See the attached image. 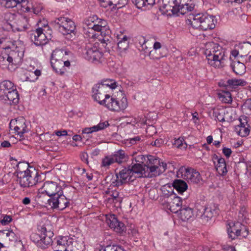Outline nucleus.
<instances>
[{
	"mask_svg": "<svg viewBox=\"0 0 251 251\" xmlns=\"http://www.w3.org/2000/svg\"><path fill=\"white\" fill-rule=\"evenodd\" d=\"M85 25L88 29L87 32L88 36L93 39L97 38L99 36L94 32H101L102 34L103 33L102 30H106V27L104 25H100L99 24H95L92 18L87 19L85 22Z\"/></svg>",
	"mask_w": 251,
	"mask_h": 251,
	"instance_id": "obj_12",
	"label": "nucleus"
},
{
	"mask_svg": "<svg viewBox=\"0 0 251 251\" xmlns=\"http://www.w3.org/2000/svg\"><path fill=\"white\" fill-rule=\"evenodd\" d=\"M110 37L108 35H107V36H105L103 38L100 37L99 38V40L100 41L101 43L102 44H106L105 46H104V47L106 48V46L108 45V44H110L111 43L110 41Z\"/></svg>",
	"mask_w": 251,
	"mask_h": 251,
	"instance_id": "obj_59",
	"label": "nucleus"
},
{
	"mask_svg": "<svg viewBox=\"0 0 251 251\" xmlns=\"http://www.w3.org/2000/svg\"><path fill=\"white\" fill-rule=\"evenodd\" d=\"M1 3L6 8H11L17 6L18 4H21L23 11L29 12L30 8L29 6H26V0H1Z\"/></svg>",
	"mask_w": 251,
	"mask_h": 251,
	"instance_id": "obj_22",
	"label": "nucleus"
},
{
	"mask_svg": "<svg viewBox=\"0 0 251 251\" xmlns=\"http://www.w3.org/2000/svg\"><path fill=\"white\" fill-rule=\"evenodd\" d=\"M75 23L71 20L69 19L67 22H65L60 27L59 31L63 35H69L70 37H68V39H71L73 37L72 34H75Z\"/></svg>",
	"mask_w": 251,
	"mask_h": 251,
	"instance_id": "obj_19",
	"label": "nucleus"
},
{
	"mask_svg": "<svg viewBox=\"0 0 251 251\" xmlns=\"http://www.w3.org/2000/svg\"><path fill=\"white\" fill-rule=\"evenodd\" d=\"M7 51L12 62V64H16L19 60L22 59L23 56V53L22 52H20L18 50H12L9 46L8 51Z\"/></svg>",
	"mask_w": 251,
	"mask_h": 251,
	"instance_id": "obj_33",
	"label": "nucleus"
},
{
	"mask_svg": "<svg viewBox=\"0 0 251 251\" xmlns=\"http://www.w3.org/2000/svg\"><path fill=\"white\" fill-rule=\"evenodd\" d=\"M32 167L29 165V164L25 162H19L17 165V175L20 174L22 173L24 174L25 172H26L29 169H30Z\"/></svg>",
	"mask_w": 251,
	"mask_h": 251,
	"instance_id": "obj_43",
	"label": "nucleus"
},
{
	"mask_svg": "<svg viewBox=\"0 0 251 251\" xmlns=\"http://www.w3.org/2000/svg\"><path fill=\"white\" fill-rule=\"evenodd\" d=\"M137 152H135L132 154V160H135L136 162V163L133 165H139L140 166H145L147 156H145L141 154L137 155Z\"/></svg>",
	"mask_w": 251,
	"mask_h": 251,
	"instance_id": "obj_38",
	"label": "nucleus"
},
{
	"mask_svg": "<svg viewBox=\"0 0 251 251\" xmlns=\"http://www.w3.org/2000/svg\"><path fill=\"white\" fill-rule=\"evenodd\" d=\"M229 237L231 239H234L236 237L239 236L246 237L248 235V230L246 227L240 222L233 224L230 226L227 229Z\"/></svg>",
	"mask_w": 251,
	"mask_h": 251,
	"instance_id": "obj_10",
	"label": "nucleus"
},
{
	"mask_svg": "<svg viewBox=\"0 0 251 251\" xmlns=\"http://www.w3.org/2000/svg\"><path fill=\"white\" fill-rule=\"evenodd\" d=\"M182 176L185 179L194 183H199L201 180L200 174L192 168L181 167L180 169Z\"/></svg>",
	"mask_w": 251,
	"mask_h": 251,
	"instance_id": "obj_13",
	"label": "nucleus"
},
{
	"mask_svg": "<svg viewBox=\"0 0 251 251\" xmlns=\"http://www.w3.org/2000/svg\"><path fill=\"white\" fill-rule=\"evenodd\" d=\"M17 181L19 182L21 187L23 188L29 187V180L26 172H25L24 174L22 173L17 175Z\"/></svg>",
	"mask_w": 251,
	"mask_h": 251,
	"instance_id": "obj_37",
	"label": "nucleus"
},
{
	"mask_svg": "<svg viewBox=\"0 0 251 251\" xmlns=\"http://www.w3.org/2000/svg\"><path fill=\"white\" fill-rule=\"evenodd\" d=\"M213 159L217 160V164L215 165L217 172L220 175H225L227 171L225 159L222 157L219 158L216 155L214 156Z\"/></svg>",
	"mask_w": 251,
	"mask_h": 251,
	"instance_id": "obj_26",
	"label": "nucleus"
},
{
	"mask_svg": "<svg viewBox=\"0 0 251 251\" xmlns=\"http://www.w3.org/2000/svg\"><path fill=\"white\" fill-rule=\"evenodd\" d=\"M41 189L43 190L42 193H45L50 198L56 196L62 191L61 187L53 181L45 182Z\"/></svg>",
	"mask_w": 251,
	"mask_h": 251,
	"instance_id": "obj_14",
	"label": "nucleus"
},
{
	"mask_svg": "<svg viewBox=\"0 0 251 251\" xmlns=\"http://www.w3.org/2000/svg\"><path fill=\"white\" fill-rule=\"evenodd\" d=\"M182 198L176 196V195H172L171 197L167 199H163L161 204L164 208L170 210L172 212L176 213L181 209L182 204Z\"/></svg>",
	"mask_w": 251,
	"mask_h": 251,
	"instance_id": "obj_9",
	"label": "nucleus"
},
{
	"mask_svg": "<svg viewBox=\"0 0 251 251\" xmlns=\"http://www.w3.org/2000/svg\"><path fill=\"white\" fill-rule=\"evenodd\" d=\"M172 185L174 189H175L179 194H182L188 188L187 183L181 179H175Z\"/></svg>",
	"mask_w": 251,
	"mask_h": 251,
	"instance_id": "obj_32",
	"label": "nucleus"
},
{
	"mask_svg": "<svg viewBox=\"0 0 251 251\" xmlns=\"http://www.w3.org/2000/svg\"><path fill=\"white\" fill-rule=\"evenodd\" d=\"M146 5L152 6L155 3L160 4V10L167 15L177 14L184 15L194 9L193 0H145Z\"/></svg>",
	"mask_w": 251,
	"mask_h": 251,
	"instance_id": "obj_1",
	"label": "nucleus"
},
{
	"mask_svg": "<svg viewBox=\"0 0 251 251\" xmlns=\"http://www.w3.org/2000/svg\"><path fill=\"white\" fill-rule=\"evenodd\" d=\"M50 63L53 69L56 73L63 75L66 71L63 66V61L50 60Z\"/></svg>",
	"mask_w": 251,
	"mask_h": 251,
	"instance_id": "obj_34",
	"label": "nucleus"
},
{
	"mask_svg": "<svg viewBox=\"0 0 251 251\" xmlns=\"http://www.w3.org/2000/svg\"><path fill=\"white\" fill-rule=\"evenodd\" d=\"M247 84L246 81L241 79H230L227 80L228 88H236L238 86H245Z\"/></svg>",
	"mask_w": 251,
	"mask_h": 251,
	"instance_id": "obj_39",
	"label": "nucleus"
},
{
	"mask_svg": "<svg viewBox=\"0 0 251 251\" xmlns=\"http://www.w3.org/2000/svg\"><path fill=\"white\" fill-rule=\"evenodd\" d=\"M26 173L28 175L29 187H32L36 185L39 181H41L39 179L41 176L38 171L34 167H31L30 169H29V170L26 171Z\"/></svg>",
	"mask_w": 251,
	"mask_h": 251,
	"instance_id": "obj_24",
	"label": "nucleus"
},
{
	"mask_svg": "<svg viewBox=\"0 0 251 251\" xmlns=\"http://www.w3.org/2000/svg\"><path fill=\"white\" fill-rule=\"evenodd\" d=\"M102 55V53L99 50L95 44L93 45L89 43L86 45L84 52V56L86 59L92 61H98Z\"/></svg>",
	"mask_w": 251,
	"mask_h": 251,
	"instance_id": "obj_11",
	"label": "nucleus"
},
{
	"mask_svg": "<svg viewBox=\"0 0 251 251\" xmlns=\"http://www.w3.org/2000/svg\"><path fill=\"white\" fill-rule=\"evenodd\" d=\"M114 230L117 232L122 233L126 230V226L124 223L119 221L117 224H116Z\"/></svg>",
	"mask_w": 251,
	"mask_h": 251,
	"instance_id": "obj_53",
	"label": "nucleus"
},
{
	"mask_svg": "<svg viewBox=\"0 0 251 251\" xmlns=\"http://www.w3.org/2000/svg\"><path fill=\"white\" fill-rule=\"evenodd\" d=\"M118 48L120 51L126 50L128 47V42L119 41L117 44Z\"/></svg>",
	"mask_w": 251,
	"mask_h": 251,
	"instance_id": "obj_55",
	"label": "nucleus"
},
{
	"mask_svg": "<svg viewBox=\"0 0 251 251\" xmlns=\"http://www.w3.org/2000/svg\"><path fill=\"white\" fill-rule=\"evenodd\" d=\"M215 22L216 20L214 16L199 13L195 15H190L187 23L194 28L207 30L215 28Z\"/></svg>",
	"mask_w": 251,
	"mask_h": 251,
	"instance_id": "obj_4",
	"label": "nucleus"
},
{
	"mask_svg": "<svg viewBox=\"0 0 251 251\" xmlns=\"http://www.w3.org/2000/svg\"><path fill=\"white\" fill-rule=\"evenodd\" d=\"M183 141L184 140L182 138H175L174 139V142H173L172 143L173 145L175 146L176 147L179 148L182 145Z\"/></svg>",
	"mask_w": 251,
	"mask_h": 251,
	"instance_id": "obj_61",
	"label": "nucleus"
},
{
	"mask_svg": "<svg viewBox=\"0 0 251 251\" xmlns=\"http://www.w3.org/2000/svg\"><path fill=\"white\" fill-rule=\"evenodd\" d=\"M159 160L151 155L147 156L145 166H140V170L144 174L143 177H152L155 175Z\"/></svg>",
	"mask_w": 251,
	"mask_h": 251,
	"instance_id": "obj_8",
	"label": "nucleus"
},
{
	"mask_svg": "<svg viewBox=\"0 0 251 251\" xmlns=\"http://www.w3.org/2000/svg\"><path fill=\"white\" fill-rule=\"evenodd\" d=\"M103 251H126L120 246L116 245L107 246Z\"/></svg>",
	"mask_w": 251,
	"mask_h": 251,
	"instance_id": "obj_49",
	"label": "nucleus"
},
{
	"mask_svg": "<svg viewBox=\"0 0 251 251\" xmlns=\"http://www.w3.org/2000/svg\"><path fill=\"white\" fill-rule=\"evenodd\" d=\"M225 51L222 47L214 42H208L205 45L204 54L208 63L215 68L222 66L224 59Z\"/></svg>",
	"mask_w": 251,
	"mask_h": 251,
	"instance_id": "obj_3",
	"label": "nucleus"
},
{
	"mask_svg": "<svg viewBox=\"0 0 251 251\" xmlns=\"http://www.w3.org/2000/svg\"><path fill=\"white\" fill-rule=\"evenodd\" d=\"M146 132L148 136H151L156 132V128L154 126H149L146 129Z\"/></svg>",
	"mask_w": 251,
	"mask_h": 251,
	"instance_id": "obj_60",
	"label": "nucleus"
},
{
	"mask_svg": "<svg viewBox=\"0 0 251 251\" xmlns=\"http://www.w3.org/2000/svg\"><path fill=\"white\" fill-rule=\"evenodd\" d=\"M115 162L118 164H121L128 159V155L123 150H120L112 154Z\"/></svg>",
	"mask_w": 251,
	"mask_h": 251,
	"instance_id": "obj_31",
	"label": "nucleus"
},
{
	"mask_svg": "<svg viewBox=\"0 0 251 251\" xmlns=\"http://www.w3.org/2000/svg\"><path fill=\"white\" fill-rule=\"evenodd\" d=\"M213 116L219 122H223L225 121L224 115L219 110L214 111Z\"/></svg>",
	"mask_w": 251,
	"mask_h": 251,
	"instance_id": "obj_57",
	"label": "nucleus"
},
{
	"mask_svg": "<svg viewBox=\"0 0 251 251\" xmlns=\"http://www.w3.org/2000/svg\"><path fill=\"white\" fill-rule=\"evenodd\" d=\"M16 24L18 31H24L29 28L30 26L29 20L27 16L19 14L16 17Z\"/></svg>",
	"mask_w": 251,
	"mask_h": 251,
	"instance_id": "obj_23",
	"label": "nucleus"
},
{
	"mask_svg": "<svg viewBox=\"0 0 251 251\" xmlns=\"http://www.w3.org/2000/svg\"><path fill=\"white\" fill-rule=\"evenodd\" d=\"M118 222L119 221L117 220L115 215L111 214L106 216V223L111 228L114 229V228H115L116 224H117Z\"/></svg>",
	"mask_w": 251,
	"mask_h": 251,
	"instance_id": "obj_42",
	"label": "nucleus"
},
{
	"mask_svg": "<svg viewBox=\"0 0 251 251\" xmlns=\"http://www.w3.org/2000/svg\"><path fill=\"white\" fill-rule=\"evenodd\" d=\"M12 221V218L10 216L5 215L3 219L0 221V223L2 225H7Z\"/></svg>",
	"mask_w": 251,
	"mask_h": 251,
	"instance_id": "obj_62",
	"label": "nucleus"
},
{
	"mask_svg": "<svg viewBox=\"0 0 251 251\" xmlns=\"http://www.w3.org/2000/svg\"><path fill=\"white\" fill-rule=\"evenodd\" d=\"M44 29L42 27H39L30 35V38L34 44L37 46L45 45L47 43V37L43 32Z\"/></svg>",
	"mask_w": 251,
	"mask_h": 251,
	"instance_id": "obj_16",
	"label": "nucleus"
},
{
	"mask_svg": "<svg viewBox=\"0 0 251 251\" xmlns=\"http://www.w3.org/2000/svg\"><path fill=\"white\" fill-rule=\"evenodd\" d=\"M169 184L163 185L161 188V190L165 199L171 197L172 195H175L174 193V188Z\"/></svg>",
	"mask_w": 251,
	"mask_h": 251,
	"instance_id": "obj_41",
	"label": "nucleus"
},
{
	"mask_svg": "<svg viewBox=\"0 0 251 251\" xmlns=\"http://www.w3.org/2000/svg\"><path fill=\"white\" fill-rule=\"evenodd\" d=\"M96 85L102 86L103 90L104 89L105 87H108L112 89H114L116 86V83L115 82H113V80L110 79L102 80L100 83L97 84Z\"/></svg>",
	"mask_w": 251,
	"mask_h": 251,
	"instance_id": "obj_46",
	"label": "nucleus"
},
{
	"mask_svg": "<svg viewBox=\"0 0 251 251\" xmlns=\"http://www.w3.org/2000/svg\"><path fill=\"white\" fill-rule=\"evenodd\" d=\"M230 66L233 71L238 75H242L246 72V66L245 64L238 60L236 59L233 60L230 64Z\"/></svg>",
	"mask_w": 251,
	"mask_h": 251,
	"instance_id": "obj_28",
	"label": "nucleus"
},
{
	"mask_svg": "<svg viewBox=\"0 0 251 251\" xmlns=\"http://www.w3.org/2000/svg\"><path fill=\"white\" fill-rule=\"evenodd\" d=\"M139 165H129L125 167L119 173H116V178L112 184L114 186H119L123 184L133 182L136 178L143 177L142 172Z\"/></svg>",
	"mask_w": 251,
	"mask_h": 251,
	"instance_id": "obj_2",
	"label": "nucleus"
},
{
	"mask_svg": "<svg viewBox=\"0 0 251 251\" xmlns=\"http://www.w3.org/2000/svg\"><path fill=\"white\" fill-rule=\"evenodd\" d=\"M3 40V39H0V47L4 49L0 55V66L3 69H7L10 70L9 66H12L13 64H12V62L7 51H8L9 46H4L2 45Z\"/></svg>",
	"mask_w": 251,
	"mask_h": 251,
	"instance_id": "obj_17",
	"label": "nucleus"
},
{
	"mask_svg": "<svg viewBox=\"0 0 251 251\" xmlns=\"http://www.w3.org/2000/svg\"><path fill=\"white\" fill-rule=\"evenodd\" d=\"M167 169V164L163 162L159 161V164L158 165L157 169L155 172L154 176H159L160 174L163 173Z\"/></svg>",
	"mask_w": 251,
	"mask_h": 251,
	"instance_id": "obj_47",
	"label": "nucleus"
},
{
	"mask_svg": "<svg viewBox=\"0 0 251 251\" xmlns=\"http://www.w3.org/2000/svg\"><path fill=\"white\" fill-rule=\"evenodd\" d=\"M219 210L218 206L216 204L213 203L208 204L205 206L201 218L203 222H208L213 216L218 214Z\"/></svg>",
	"mask_w": 251,
	"mask_h": 251,
	"instance_id": "obj_18",
	"label": "nucleus"
},
{
	"mask_svg": "<svg viewBox=\"0 0 251 251\" xmlns=\"http://www.w3.org/2000/svg\"><path fill=\"white\" fill-rule=\"evenodd\" d=\"M231 56L230 57V59L232 61L233 60H235L236 59H237L236 57H237L239 55H240V51L235 50H233L231 52Z\"/></svg>",
	"mask_w": 251,
	"mask_h": 251,
	"instance_id": "obj_64",
	"label": "nucleus"
},
{
	"mask_svg": "<svg viewBox=\"0 0 251 251\" xmlns=\"http://www.w3.org/2000/svg\"><path fill=\"white\" fill-rule=\"evenodd\" d=\"M236 130H237L238 134L242 137L248 135L250 133V130L249 128L244 126L240 128L239 129L237 127H236Z\"/></svg>",
	"mask_w": 251,
	"mask_h": 251,
	"instance_id": "obj_50",
	"label": "nucleus"
},
{
	"mask_svg": "<svg viewBox=\"0 0 251 251\" xmlns=\"http://www.w3.org/2000/svg\"><path fill=\"white\" fill-rule=\"evenodd\" d=\"M0 238L3 239L4 244L9 246L10 243H15L19 239L18 236L12 230L0 231Z\"/></svg>",
	"mask_w": 251,
	"mask_h": 251,
	"instance_id": "obj_20",
	"label": "nucleus"
},
{
	"mask_svg": "<svg viewBox=\"0 0 251 251\" xmlns=\"http://www.w3.org/2000/svg\"><path fill=\"white\" fill-rule=\"evenodd\" d=\"M12 124H14L13 130L15 133L22 137L23 134L27 132V126L25 124V120L22 118H19L16 120L15 121H11L9 124V127L12 129Z\"/></svg>",
	"mask_w": 251,
	"mask_h": 251,
	"instance_id": "obj_15",
	"label": "nucleus"
},
{
	"mask_svg": "<svg viewBox=\"0 0 251 251\" xmlns=\"http://www.w3.org/2000/svg\"><path fill=\"white\" fill-rule=\"evenodd\" d=\"M67 238V237H61L57 241V245L62 246V249H64L65 248H67L68 246H70Z\"/></svg>",
	"mask_w": 251,
	"mask_h": 251,
	"instance_id": "obj_48",
	"label": "nucleus"
},
{
	"mask_svg": "<svg viewBox=\"0 0 251 251\" xmlns=\"http://www.w3.org/2000/svg\"><path fill=\"white\" fill-rule=\"evenodd\" d=\"M40 233H32L30 238L31 240L41 249H46L51 245L53 241V233L43 226L40 229Z\"/></svg>",
	"mask_w": 251,
	"mask_h": 251,
	"instance_id": "obj_5",
	"label": "nucleus"
},
{
	"mask_svg": "<svg viewBox=\"0 0 251 251\" xmlns=\"http://www.w3.org/2000/svg\"><path fill=\"white\" fill-rule=\"evenodd\" d=\"M14 84L9 80H4L0 83V95L5 94L8 91L14 89Z\"/></svg>",
	"mask_w": 251,
	"mask_h": 251,
	"instance_id": "obj_35",
	"label": "nucleus"
},
{
	"mask_svg": "<svg viewBox=\"0 0 251 251\" xmlns=\"http://www.w3.org/2000/svg\"><path fill=\"white\" fill-rule=\"evenodd\" d=\"M247 117L245 116H241L239 120L240 121V125H238V127L240 128L242 126H245V125L247 124L248 122L246 120Z\"/></svg>",
	"mask_w": 251,
	"mask_h": 251,
	"instance_id": "obj_63",
	"label": "nucleus"
},
{
	"mask_svg": "<svg viewBox=\"0 0 251 251\" xmlns=\"http://www.w3.org/2000/svg\"><path fill=\"white\" fill-rule=\"evenodd\" d=\"M100 104L104 106L111 111L117 112L125 109L128 105L126 98L123 97L119 101L109 95L105 96V98L100 101Z\"/></svg>",
	"mask_w": 251,
	"mask_h": 251,
	"instance_id": "obj_6",
	"label": "nucleus"
},
{
	"mask_svg": "<svg viewBox=\"0 0 251 251\" xmlns=\"http://www.w3.org/2000/svg\"><path fill=\"white\" fill-rule=\"evenodd\" d=\"M179 217L182 221H186L189 220L193 216V210L192 208L183 205L179 211Z\"/></svg>",
	"mask_w": 251,
	"mask_h": 251,
	"instance_id": "obj_25",
	"label": "nucleus"
},
{
	"mask_svg": "<svg viewBox=\"0 0 251 251\" xmlns=\"http://www.w3.org/2000/svg\"><path fill=\"white\" fill-rule=\"evenodd\" d=\"M69 18L60 17L54 21V24H55L56 27H58L59 30L60 26L62 25L63 24H64L65 22H67Z\"/></svg>",
	"mask_w": 251,
	"mask_h": 251,
	"instance_id": "obj_51",
	"label": "nucleus"
},
{
	"mask_svg": "<svg viewBox=\"0 0 251 251\" xmlns=\"http://www.w3.org/2000/svg\"><path fill=\"white\" fill-rule=\"evenodd\" d=\"M3 97L4 100H8L9 101V103L11 104H17L19 101V95L16 89H12L8 91L5 94L1 95V97Z\"/></svg>",
	"mask_w": 251,
	"mask_h": 251,
	"instance_id": "obj_27",
	"label": "nucleus"
},
{
	"mask_svg": "<svg viewBox=\"0 0 251 251\" xmlns=\"http://www.w3.org/2000/svg\"><path fill=\"white\" fill-rule=\"evenodd\" d=\"M115 162L112 155L106 156L102 159L101 166L105 168H108L110 165Z\"/></svg>",
	"mask_w": 251,
	"mask_h": 251,
	"instance_id": "obj_45",
	"label": "nucleus"
},
{
	"mask_svg": "<svg viewBox=\"0 0 251 251\" xmlns=\"http://www.w3.org/2000/svg\"><path fill=\"white\" fill-rule=\"evenodd\" d=\"M63 194L65 195V197L70 201L73 199V196L75 193L74 188L73 187L69 186L66 187L63 189Z\"/></svg>",
	"mask_w": 251,
	"mask_h": 251,
	"instance_id": "obj_44",
	"label": "nucleus"
},
{
	"mask_svg": "<svg viewBox=\"0 0 251 251\" xmlns=\"http://www.w3.org/2000/svg\"><path fill=\"white\" fill-rule=\"evenodd\" d=\"M246 214L247 211H246L245 209L242 208L238 214V222L241 223V222L245 221L246 219Z\"/></svg>",
	"mask_w": 251,
	"mask_h": 251,
	"instance_id": "obj_54",
	"label": "nucleus"
},
{
	"mask_svg": "<svg viewBox=\"0 0 251 251\" xmlns=\"http://www.w3.org/2000/svg\"><path fill=\"white\" fill-rule=\"evenodd\" d=\"M99 130V129L98 127V126H97V125H96V126H94L91 127L85 128L82 130V133L89 134V133H91L93 132L98 131Z\"/></svg>",
	"mask_w": 251,
	"mask_h": 251,
	"instance_id": "obj_56",
	"label": "nucleus"
},
{
	"mask_svg": "<svg viewBox=\"0 0 251 251\" xmlns=\"http://www.w3.org/2000/svg\"><path fill=\"white\" fill-rule=\"evenodd\" d=\"M114 230L117 232L122 233L126 230V226L124 223L119 221L117 224H116Z\"/></svg>",
	"mask_w": 251,
	"mask_h": 251,
	"instance_id": "obj_52",
	"label": "nucleus"
},
{
	"mask_svg": "<svg viewBox=\"0 0 251 251\" xmlns=\"http://www.w3.org/2000/svg\"><path fill=\"white\" fill-rule=\"evenodd\" d=\"M250 53H251V44L250 43H244L241 46L240 50V57H248Z\"/></svg>",
	"mask_w": 251,
	"mask_h": 251,
	"instance_id": "obj_40",
	"label": "nucleus"
},
{
	"mask_svg": "<svg viewBox=\"0 0 251 251\" xmlns=\"http://www.w3.org/2000/svg\"><path fill=\"white\" fill-rule=\"evenodd\" d=\"M69 201L63 194V191H61L56 196L48 199L47 202L45 203L44 206L47 207H50L51 208L63 210L69 206Z\"/></svg>",
	"mask_w": 251,
	"mask_h": 251,
	"instance_id": "obj_7",
	"label": "nucleus"
},
{
	"mask_svg": "<svg viewBox=\"0 0 251 251\" xmlns=\"http://www.w3.org/2000/svg\"><path fill=\"white\" fill-rule=\"evenodd\" d=\"M93 93L94 100L98 101L99 104L100 101L102 100L105 98V96L107 95L105 94L102 86L95 85L93 88Z\"/></svg>",
	"mask_w": 251,
	"mask_h": 251,
	"instance_id": "obj_29",
	"label": "nucleus"
},
{
	"mask_svg": "<svg viewBox=\"0 0 251 251\" xmlns=\"http://www.w3.org/2000/svg\"><path fill=\"white\" fill-rule=\"evenodd\" d=\"M107 201L110 203H114L115 206H119L122 202V199L119 197V193L117 191H112L107 199Z\"/></svg>",
	"mask_w": 251,
	"mask_h": 251,
	"instance_id": "obj_36",
	"label": "nucleus"
},
{
	"mask_svg": "<svg viewBox=\"0 0 251 251\" xmlns=\"http://www.w3.org/2000/svg\"><path fill=\"white\" fill-rule=\"evenodd\" d=\"M167 52L165 48L161 49L160 42H155L153 44V50L150 51L149 56L153 59H158L166 56Z\"/></svg>",
	"mask_w": 251,
	"mask_h": 251,
	"instance_id": "obj_21",
	"label": "nucleus"
},
{
	"mask_svg": "<svg viewBox=\"0 0 251 251\" xmlns=\"http://www.w3.org/2000/svg\"><path fill=\"white\" fill-rule=\"evenodd\" d=\"M132 1L138 8H141L142 7L146 6L145 0H132Z\"/></svg>",
	"mask_w": 251,
	"mask_h": 251,
	"instance_id": "obj_58",
	"label": "nucleus"
},
{
	"mask_svg": "<svg viewBox=\"0 0 251 251\" xmlns=\"http://www.w3.org/2000/svg\"><path fill=\"white\" fill-rule=\"evenodd\" d=\"M68 52L64 50L56 49L52 52L50 60L64 61L66 60V56Z\"/></svg>",
	"mask_w": 251,
	"mask_h": 251,
	"instance_id": "obj_30",
	"label": "nucleus"
}]
</instances>
